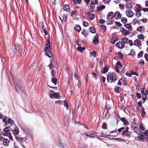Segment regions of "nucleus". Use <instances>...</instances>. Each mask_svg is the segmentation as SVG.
Here are the masks:
<instances>
[{"label":"nucleus","instance_id":"1","mask_svg":"<svg viewBox=\"0 0 148 148\" xmlns=\"http://www.w3.org/2000/svg\"><path fill=\"white\" fill-rule=\"evenodd\" d=\"M14 84L15 90L17 92H22L24 93L23 91L24 88L22 84L18 79L14 80Z\"/></svg>","mask_w":148,"mask_h":148},{"label":"nucleus","instance_id":"2","mask_svg":"<svg viewBox=\"0 0 148 148\" xmlns=\"http://www.w3.org/2000/svg\"><path fill=\"white\" fill-rule=\"evenodd\" d=\"M50 97L51 98L58 99L59 98L60 93L59 92H56L53 90H51L49 92Z\"/></svg>","mask_w":148,"mask_h":148},{"label":"nucleus","instance_id":"3","mask_svg":"<svg viewBox=\"0 0 148 148\" xmlns=\"http://www.w3.org/2000/svg\"><path fill=\"white\" fill-rule=\"evenodd\" d=\"M10 130L13 132V134L14 136H16L18 134L19 131L18 129L15 125H10Z\"/></svg>","mask_w":148,"mask_h":148},{"label":"nucleus","instance_id":"4","mask_svg":"<svg viewBox=\"0 0 148 148\" xmlns=\"http://www.w3.org/2000/svg\"><path fill=\"white\" fill-rule=\"evenodd\" d=\"M8 127H6L4 129V131L5 132V136H8L10 139L11 140H13V138L11 135V133L8 130Z\"/></svg>","mask_w":148,"mask_h":148},{"label":"nucleus","instance_id":"5","mask_svg":"<svg viewBox=\"0 0 148 148\" xmlns=\"http://www.w3.org/2000/svg\"><path fill=\"white\" fill-rule=\"evenodd\" d=\"M113 76L112 73H109L107 75V80L108 82L112 83L113 81Z\"/></svg>","mask_w":148,"mask_h":148},{"label":"nucleus","instance_id":"6","mask_svg":"<svg viewBox=\"0 0 148 148\" xmlns=\"http://www.w3.org/2000/svg\"><path fill=\"white\" fill-rule=\"evenodd\" d=\"M0 141H3V144L4 146L8 145L10 142V140L8 139H5L3 137L0 138Z\"/></svg>","mask_w":148,"mask_h":148},{"label":"nucleus","instance_id":"7","mask_svg":"<svg viewBox=\"0 0 148 148\" xmlns=\"http://www.w3.org/2000/svg\"><path fill=\"white\" fill-rule=\"evenodd\" d=\"M122 67V66L119 61H118L116 64V66L115 67V69L116 72L117 73L119 72V69H121Z\"/></svg>","mask_w":148,"mask_h":148},{"label":"nucleus","instance_id":"8","mask_svg":"<svg viewBox=\"0 0 148 148\" xmlns=\"http://www.w3.org/2000/svg\"><path fill=\"white\" fill-rule=\"evenodd\" d=\"M121 135L123 136H127L128 137H130L131 135L130 132L129 131H123L122 132L121 134Z\"/></svg>","mask_w":148,"mask_h":148},{"label":"nucleus","instance_id":"9","mask_svg":"<svg viewBox=\"0 0 148 148\" xmlns=\"http://www.w3.org/2000/svg\"><path fill=\"white\" fill-rule=\"evenodd\" d=\"M50 44V39L48 38L47 39V43L46 47L45 48V51H46L48 50H49L50 49V46L49 45Z\"/></svg>","mask_w":148,"mask_h":148},{"label":"nucleus","instance_id":"10","mask_svg":"<svg viewBox=\"0 0 148 148\" xmlns=\"http://www.w3.org/2000/svg\"><path fill=\"white\" fill-rule=\"evenodd\" d=\"M126 14L128 17H132L134 15V13L130 10L128 9L126 12Z\"/></svg>","mask_w":148,"mask_h":148},{"label":"nucleus","instance_id":"11","mask_svg":"<svg viewBox=\"0 0 148 148\" xmlns=\"http://www.w3.org/2000/svg\"><path fill=\"white\" fill-rule=\"evenodd\" d=\"M99 36L98 34H96L92 39L93 42L94 44H97L98 43Z\"/></svg>","mask_w":148,"mask_h":148},{"label":"nucleus","instance_id":"12","mask_svg":"<svg viewBox=\"0 0 148 148\" xmlns=\"http://www.w3.org/2000/svg\"><path fill=\"white\" fill-rule=\"evenodd\" d=\"M116 46L120 49H123L124 47V44L121 42H119L116 44Z\"/></svg>","mask_w":148,"mask_h":148},{"label":"nucleus","instance_id":"13","mask_svg":"<svg viewBox=\"0 0 148 148\" xmlns=\"http://www.w3.org/2000/svg\"><path fill=\"white\" fill-rule=\"evenodd\" d=\"M122 31H121L122 34L124 36H127L129 34V32L126 30L123 27H122Z\"/></svg>","mask_w":148,"mask_h":148},{"label":"nucleus","instance_id":"14","mask_svg":"<svg viewBox=\"0 0 148 148\" xmlns=\"http://www.w3.org/2000/svg\"><path fill=\"white\" fill-rule=\"evenodd\" d=\"M101 134L102 135L101 136L105 138H112L116 137L115 136H111L110 135H106L103 134V132H101Z\"/></svg>","mask_w":148,"mask_h":148},{"label":"nucleus","instance_id":"15","mask_svg":"<svg viewBox=\"0 0 148 148\" xmlns=\"http://www.w3.org/2000/svg\"><path fill=\"white\" fill-rule=\"evenodd\" d=\"M114 17L116 19H119L121 17V14L119 12H116L114 13Z\"/></svg>","mask_w":148,"mask_h":148},{"label":"nucleus","instance_id":"16","mask_svg":"<svg viewBox=\"0 0 148 148\" xmlns=\"http://www.w3.org/2000/svg\"><path fill=\"white\" fill-rule=\"evenodd\" d=\"M138 137L140 140H143L145 138V137L142 133H141L138 134Z\"/></svg>","mask_w":148,"mask_h":148},{"label":"nucleus","instance_id":"17","mask_svg":"<svg viewBox=\"0 0 148 148\" xmlns=\"http://www.w3.org/2000/svg\"><path fill=\"white\" fill-rule=\"evenodd\" d=\"M137 30L140 32V33H143L145 32L144 27L142 26L138 27L137 29Z\"/></svg>","mask_w":148,"mask_h":148},{"label":"nucleus","instance_id":"18","mask_svg":"<svg viewBox=\"0 0 148 148\" xmlns=\"http://www.w3.org/2000/svg\"><path fill=\"white\" fill-rule=\"evenodd\" d=\"M134 44L136 46H139L141 44V41L139 39H136L134 41Z\"/></svg>","mask_w":148,"mask_h":148},{"label":"nucleus","instance_id":"19","mask_svg":"<svg viewBox=\"0 0 148 148\" xmlns=\"http://www.w3.org/2000/svg\"><path fill=\"white\" fill-rule=\"evenodd\" d=\"M109 69V66L107 65H106L104 67V68L101 70V72L102 73H105L107 72H108Z\"/></svg>","mask_w":148,"mask_h":148},{"label":"nucleus","instance_id":"20","mask_svg":"<svg viewBox=\"0 0 148 148\" xmlns=\"http://www.w3.org/2000/svg\"><path fill=\"white\" fill-rule=\"evenodd\" d=\"M64 10L67 12H69L70 10L69 5L68 4H66L63 7Z\"/></svg>","mask_w":148,"mask_h":148},{"label":"nucleus","instance_id":"21","mask_svg":"<svg viewBox=\"0 0 148 148\" xmlns=\"http://www.w3.org/2000/svg\"><path fill=\"white\" fill-rule=\"evenodd\" d=\"M120 120L123 123L124 125H128L129 123L125 118L124 117L121 118Z\"/></svg>","mask_w":148,"mask_h":148},{"label":"nucleus","instance_id":"22","mask_svg":"<svg viewBox=\"0 0 148 148\" xmlns=\"http://www.w3.org/2000/svg\"><path fill=\"white\" fill-rule=\"evenodd\" d=\"M114 13L112 12H109L108 15V17L109 19H112L113 17H114Z\"/></svg>","mask_w":148,"mask_h":148},{"label":"nucleus","instance_id":"23","mask_svg":"<svg viewBox=\"0 0 148 148\" xmlns=\"http://www.w3.org/2000/svg\"><path fill=\"white\" fill-rule=\"evenodd\" d=\"M57 145L61 148H64V145L62 143L61 140H59L57 143Z\"/></svg>","mask_w":148,"mask_h":148},{"label":"nucleus","instance_id":"24","mask_svg":"<svg viewBox=\"0 0 148 148\" xmlns=\"http://www.w3.org/2000/svg\"><path fill=\"white\" fill-rule=\"evenodd\" d=\"M121 41L124 44L125 43H127L128 42L129 39L127 38H122Z\"/></svg>","mask_w":148,"mask_h":148},{"label":"nucleus","instance_id":"25","mask_svg":"<svg viewBox=\"0 0 148 148\" xmlns=\"http://www.w3.org/2000/svg\"><path fill=\"white\" fill-rule=\"evenodd\" d=\"M20 46L19 45L18 46L17 44H15V48L14 49V53H16L17 51H19L20 50Z\"/></svg>","mask_w":148,"mask_h":148},{"label":"nucleus","instance_id":"26","mask_svg":"<svg viewBox=\"0 0 148 148\" xmlns=\"http://www.w3.org/2000/svg\"><path fill=\"white\" fill-rule=\"evenodd\" d=\"M45 55L50 58L52 57V52L49 50L46 52Z\"/></svg>","mask_w":148,"mask_h":148},{"label":"nucleus","instance_id":"27","mask_svg":"<svg viewBox=\"0 0 148 148\" xmlns=\"http://www.w3.org/2000/svg\"><path fill=\"white\" fill-rule=\"evenodd\" d=\"M89 30L90 32L92 33H95L96 32L95 29L93 27H89Z\"/></svg>","mask_w":148,"mask_h":148},{"label":"nucleus","instance_id":"28","mask_svg":"<svg viewBox=\"0 0 148 148\" xmlns=\"http://www.w3.org/2000/svg\"><path fill=\"white\" fill-rule=\"evenodd\" d=\"M137 7H136V9L137 10V12H140L141 11V6L139 4H137L136 5Z\"/></svg>","mask_w":148,"mask_h":148},{"label":"nucleus","instance_id":"29","mask_svg":"<svg viewBox=\"0 0 148 148\" xmlns=\"http://www.w3.org/2000/svg\"><path fill=\"white\" fill-rule=\"evenodd\" d=\"M85 49V47H78L77 48V51H79L80 52H82L84 51Z\"/></svg>","mask_w":148,"mask_h":148},{"label":"nucleus","instance_id":"30","mask_svg":"<svg viewBox=\"0 0 148 148\" xmlns=\"http://www.w3.org/2000/svg\"><path fill=\"white\" fill-rule=\"evenodd\" d=\"M51 81L55 85H56L57 83V79L56 77H52Z\"/></svg>","mask_w":148,"mask_h":148},{"label":"nucleus","instance_id":"31","mask_svg":"<svg viewBox=\"0 0 148 148\" xmlns=\"http://www.w3.org/2000/svg\"><path fill=\"white\" fill-rule=\"evenodd\" d=\"M89 18L91 20H93L95 18V15L93 13H90L88 15Z\"/></svg>","mask_w":148,"mask_h":148},{"label":"nucleus","instance_id":"32","mask_svg":"<svg viewBox=\"0 0 148 148\" xmlns=\"http://www.w3.org/2000/svg\"><path fill=\"white\" fill-rule=\"evenodd\" d=\"M117 40V39L116 37L115 36V37L114 38V37H112V38L111 40V42L113 44H114Z\"/></svg>","mask_w":148,"mask_h":148},{"label":"nucleus","instance_id":"33","mask_svg":"<svg viewBox=\"0 0 148 148\" xmlns=\"http://www.w3.org/2000/svg\"><path fill=\"white\" fill-rule=\"evenodd\" d=\"M105 6L104 5H101L99 7H97V10L98 11H99L101 10H103L105 8Z\"/></svg>","mask_w":148,"mask_h":148},{"label":"nucleus","instance_id":"34","mask_svg":"<svg viewBox=\"0 0 148 148\" xmlns=\"http://www.w3.org/2000/svg\"><path fill=\"white\" fill-rule=\"evenodd\" d=\"M139 128L141 130L144 131L145 130V128L144 127V125L141 123L139 125Z\"/></svg>","mask_w":148,"mask_h":148},{"label":"nucleus","instance_id":"35","mask_svg":"<svg viewBox=\"0 0 148 148\" xmlns=\"http://www.w3.org/2000/svg\"><path fill=\"white\" fill-rule=\"evenodd\" d=\"M75 29L78 32H79L81 29V28L79 25H76Z\"/></svg>","mask_w":148,"mask_h":148},{"label":"nucleus","instance_id":"36","mask_svg":"<svg viewBox=\"0 0 148 148\" xmlns=\"http://www.w3.org/2000/svg\"><path fill=\"white\" fill-rule=\"evenodd\" d=\"M8 123L9 124H10L11 125H15L14 124V122L11 119H9L7 121Z\"/></svg>","mask_w":148,"mask_h":148},{"label":"nucleus","instance_id":"37","mask_svg":"<svg viewBox=\"0 0 148 148\" xmlns=\"http://www.w3.org/2000/svg\"><path fill=\"white\" fill-rule=\"evenodd\" d=\"M121 20L123 23H125L127 21V19L126 18L122 17L121 18Z\"/></svg>","mask_w":148,"mask_h":148},{"label":"nucleus","instance_id":"38","mask_svg":"<svg viewBox=\"0 0 148 148\" xmlns=\"http://www.w3.org/2000/svg\"><path fill=\"white\" fill-rule=\"evenodd\" d=\"M115 91L117 93H119L121 92V88L119 87H118L116 88L115 89Z\"/></svg>","mask_w":148,"mask_h":148},{"label":"nucleus","instance_id":"39","mask_svg":"<svg viewBox=\"0 0 148 148\" xmlns=\"http://www.w3.org/2000/svg\"><path fill=\"white\" fill-rule=\"evenodd\" d=\"M48 66H49V69L50 70H51L53 69V65L52 61L48 65Z\"/></svg>","mask_w":148,"mask_h":148},{"label":"nucleus","instance_id":"40","mask_svg":"<svg viewBox=\"0 0 148 148\" xmlns=\"http://www.w3.org/2000/svg\"><path fill=\"white\" fill-rule=\"evenodd\" d=\"M131 127L133 130H136L137 129V126L136 124H134L131 125Z\"/></svg>","mask_w":148,"mask_h":148},{"label":"nucleus","instance_id":"41","mask_svg":"<svg viewBox=\"0 0 148 148\" xmlns=\"http://www.w3.org/2000/svg\"><path fill=\"white\" fill-rule=\"evenodd\" d=\"M143 51H141L139 53H138L137 55V57L138 58H140L143 55Z\"/></svg>","mask_w":148,"mask_h":148},{"label":"nucleus","instance_id":"42","mask_svg":"<svg viewBox=\"0 0 148 148\" xmlns=\"http://www.w3.org/2000/svg\"><path fill=\"white\" fill-rule=\"evenodd\" d=\"M98 2L97 0H93L90 3V4L91 5H93L95 4H97V3Z\"/></svg>","mask_w":148,"mask_h":148},{"label":"nucleus","instance_id":"43","mask_svg":"<svg viewBox=\"0 0 148 148\" xmlns=\"http://www.w3.org/2000/svg\"><path fill=\"white\" fill-rule=\"evenodd\" d=\"M126 7L128 8H129V9L130 10L131 9H132V7L131 5L130 4V3H127L126 4Z\"/></svg>","mask_w":148,"mask_h":148},{"label":"nucleus","instance_id":"44","mask_svg":"<svg viewBox=\"0 0 148 148\" xmlns=\"http://www.w3.org/2000/svg\"><path fill=\"white\" fill-rule=\"evenodd\" d=\"M147 96L146 95H142V99L143 101V103H144L145 102V101L147 99Z\"/></svg>","mask_w":148,"mask_h":148},{"label":"nucleus","instance_id":"45","mask_svg":"<svg viewBox=\"0 0 148 148\" xmlns=\"http://www.w3.org/2000/svg\"><path fill=\"white\" fill-rule=\"evenodd\" d=\"M119 57L121 59H122L123 57V54L121 52H119L118 53Z\"/></svg>","mask_w":148,"mask_h":148},{"label":"nucleus","instance_id":"46","mask_svg":"<svg viewBox=\"0 0 148 148\" xmlns=\"http://www.w3.org/2000/svg\"><path fill=\"white\" fill-rule=\"evenodd\" d=\"M130 54L132 56H134L135 55V52L134 49H132L131 51Z\"/></svg>","mask_w":148,"mask_h":148},{"label":"nucleus","instance_id":"47","mask_svg":"<svg viewBox=\"0 0 148 148\" xmlns=\"http://www.w3.org/2000/svg\"><path fill=\"white\" fill-rule=\"evenodd\" d=\"M124 26L125 27L128 29H130L131 28V26L130 24H126L124 25Z\"/></svg>","mask_w":148,"mask_h":148},{"label":"nucleus","instance_id":"48","mask_svg":"<svg viewBox=\"0 0 148 148\" xmlns=\"http://www.w3.org/2000/svg\"><path fill=\"white\" fill-rule=\"evenodd\" d=\"M64 106L65 107H66L67 109L68 108H69V106L68 103L66 101V100L64 101Z\"/></svg>","mask_w":148,"mask_h":148},{"label":"nucleus","instance_id":"49","mask_svg":"<svg viewBox=\"0 0 148 148\" xmlns=\"http://www.w3.org/2000/svg\"><path fill=\"white\" fill-rule=\"evenodd\" d=\"M138 23V19L137 18H135L132 21V24L134 25H135L137 23Z\"/></svg>","mask_w":148,"mask_h":148},{"label":"nucleus","instance_id":"50","mask_svg":"<svg viewBox=\"0 0 148 148\" xmlns=\"http://www.w3.org/2000/svg\"><path fill=\"white\" fill-rule=\"evenodd\" d=\"M107 127L106 124L105 123H103L102 126V128L103 129H107Z\"/></svg>","mask_w":148,"mask_h":148},{"label":"nucleus","instance_id":"51","mask_svg":"<svg viewBox=\"0 0 148 148\" xmlns=\"http://www.w3.org/2000/svg\"><path fill=\"white\" fill-rule=\"evenodd\" d=\"M96 51H93L92 52L91 54H90V55L92 56H93L94 57H96Z\"/></svg>","mask_w":148,"mask_h":148},{"label":"nucleus","instance_id":"52","mask_svg":"<svg viewBox=\"0 0 148 148\" xmlns=\"http://www.w3.org/2000/svg\"><path fill=\"white\" fill-rule=\"evenodd\" d=\"M141 112H142V116H144L145 115L146 113L145 111V109L143 108H143L141 110Z\"/></svg>","mask_w":148,"mask_h":148},{"label":"nucleus","instance_id":"53","mask_svg":"<svg viewBox=\"0 0 148 148\" xmlns=\"http://www.w3.org/2000/svg\"><path fill=\"white\" fill-rule=\"evenodd\" d=\"M138 38L140 39H144V36L142 34H140L138 35Z\"/></svg>","mask_w":148,"mask_h":148},{"label":"nucleus","instance_id":"54","mask_svg":"<svg viewBox=\"0 0 148 148\" xmlns=\"http://www.w3.org/2000/svg\"><path fill=\"white\" fill-rule=\"evenodd\" d=\"M115 24L119 27H120L122 26V24L119 22L115 21Z\"/></svg>","mask_w":148,"mask_h":148},{"label":"nucleus","instance_id":"55","mask_svg":"<svg viewBox=\"0 0 148 148\" xmlns=\"http://www.w3.org/2000/svg\"><path fill=\"white\" fill-rule=\"evenodd\" d=\"M142 133L145 137L148 136V130H146L144 132Z\"/></svg>","mask_w":148,"mask_h":148},{"label":"nucleus","instance_id":"56","mask_svg":"<svg viewBox=\"0 0 148 148\" xmlns=\"http://www.w3.org/2000/svg\"><path fill=\"white\" fill-rule=\"evenodd\" d=\"M55 103H58V104L60 105H62L63 104V103L62 101L60 100H58L57 101H55Z\"/></svg>","mask_w":148,"mask_h":148},{"label":"nucleus","instance_id":"57","mask_svg":"<svg viewBox=\"0 0 148 148\" xmlns=\"http://www.w3.org/2000/svg\"><path fill=\"white\" fill-rule=\"evenodd\" d=\"M130 73H131V75H135L137 76H138V74L136 72H135L134 71H131Z\"/></svg>","mask_w":148,"mask_h":148},{"label":"nucleus","instance_id":"58","mask_svg":"<svg viewBox=\"0 0 148 148\" xmlns=\"http://www.w3.org/2000/svg\"><path fill=\"white\" fill-rule=\"evenodd\" d=\"M123 84L124 86H127V81L126 79H124L123 81Z\"/></svg>","mask_w":148,"mask_h":148},{"label":"nucleus","instance_id":"59","mask_svg":"<svg viewBox=\"0 0 148 148\" xmlns=\"http://www.w3.org/2000/svg\"><path fill=\"white\" fill-rule=\"evenodd\" d=\"M145 88L144 87L143 88L141 91V93H142V95H144L145 92Z\"/></svg>","mask_w":148,"mask_h":148},{"label":"nucleus","instance_id":"60","mask_svg":"<svg viewBox=\"0 0 148 148\" xmlns=\"http://www.w3.org/2000/svg\"><path fill=\"white\" fill-rule=\"evenodd\" d=\"M83 24L84 27H87L88 25V23L86 21H84L83 22Z\"/></svg>","mask_w":148,"mask_h":148},{"label":"nucleus","instance_id":"61","mask_svg":"<svg viewBox=\"0 0 148 148\" xmlns=\"http://www.w3.org/2000/svg\"><path fill=\"white\" fill-rule=\"evenodd\" d=\"M119 8L121 10H123L124 7V5L122 4L121 3H120L119 4Z\"/></svg>","mask_w":148,"mask_h":148},{"label":"nucleus","instance_id":"62","mask_svg":"<svg viewBox=\"0 0 148 148\" xmlns=\"http://www.w3.org/2000/svg\"><path fill=\"white\" fill-rule=\"evenodd\" d=\"M136 96L138 99H140L141 98V94L140 93L137 92L136 93Z\"/></svg>","mask_w":148,"mask_h":148},{"label":"nucleus","instance_id":"63","mask_svg":"<svg viewBox=\"0 0 148 148\" xmlns=\"http://www.w3.org/2000/svg\"><path fill=\"white\" fill-rule=\"evenodd\" d=\"M105 22V21L102 19H100L99 20V22L101 23V24H103Z\"/></svg>","mask_w":148,"mask_h":148},{"label":"nucleus","instance_id":"64","mask_svg":"<svg viewBox=\"0 0 148 148\" xmlns=\"http://www.w3.org/2000/svg\"><path fill=\"white\" fill-rule=\"evenodd\" d=\"M147 61L148 62V54L147 53H145L144 55Z\"/></svg>","mask_w":148,"mask_h":148}]
</instances>
